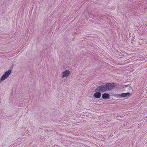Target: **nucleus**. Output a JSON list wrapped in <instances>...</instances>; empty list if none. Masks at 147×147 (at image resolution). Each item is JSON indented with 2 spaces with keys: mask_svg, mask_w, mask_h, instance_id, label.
Returning a JSON list of instances; mask_svg holds the SVG:
<instances>
[{
  "mask_svg": "<svg viewBox=\"0 0 147 147\" xmlns=\"http://www.w3.org/2000/svg\"><path fill=\"white\" fill-rule=\"evenodd\" d=\"M115 86V84L109 83L105 85L98 86L95 89V91H99L101 92H103L107 90H111Z\"/></svg>",
  "mask_w": 147,
  "mask_h": 147,
  "instance_id": "nucleus-1",
  "label": "nucleus"
},
{
  "mask_svg": "<svg viewBox=\"0 0 147 147\" xmlns=\"http://www.w3.org/2000/svg\"><path fill=\"white\" fill-rule=\"evenodd\" d=\"M11 69L9 70L8 71H7L5 74L1 77V80L3 81L6 79L10 74L11 73Z\"/></svg>",
  "mask_w": 147,
  "mask_h": 147,
  "instance_id": "nucleus-2",
  "label": "nucleus"
},
{
  "mask_svg": "<svg viewBox=\"0 0 147 147\" xmlns=\"http://www.w3.org/2000/svg\"><path fill=\"white\" fill-rule=\"evenodd\" d=\"M130 95V94L129 93H122L121 94L118 95V96L120 97H126L127 96H129Z\"/></svg>",
  "mask_w": 147,
  "mask_h": 147,
  "instance_id": "nucleus-3",
  "label": "nucleus"
},
{
  "mask_svg": "<svg viewBox=\"0 0 147 147\" xmlns=\"http://www.w3.org/2000/svg\"><path fill=\"white\" fill-rule=\"evenodd\" d=\"M70 74V72L69 70H66L64 71L62 73L63 78L68 76Z\"/></svg>",
  "mask_w": 147,
  "mask_h": 147,
  "instance_id": "nucleus-4",
  "label": "nucleus"
},
{
  "mask_svg": "<svg viewBox=\"0 0 147 147\" xmlns=\"http://www.w3.org/2000/svg\"><path fill=\"white\" fill-rule=\"evenodd\" d=\"M93 96L94 97L97 98H98L100 97L101 96V94L100 92H96L94 94Z\"/></svg>",
  "mask_w": 147,
  "mask_h": 147,
  "instance_id": "nucleus-5",
  "label": "nucleus"
},
{
  "mask_svg": "<svg viewBox=\"0 0 147 147\" xmlns=\"http://www.w3.org/2000/svg\"><path fill=\"white\" fill-rule=\"evenodd\" d=\"M102 96L104 99L108 98L110 96L109 94L107 93H104L102 94Z\"/></svg>",
  "mask_w": 147,
  "mask_h": 147,
  "instance_id": "nucleus-6",
  "label": "nucleus"
},
{
  "mask_svg": "<svg viewBox=\"0 0 147 147\" xmlns=\"http://www.w3.org/2000/svg\"><path fill=\"white\" fill-rule=\"evenodd\" d=\"M19 106H22V107L24 106L23 105V104H21Z\"/></svg>",
  "mask_w": 147,
  "mask_h": 147,
  "instance_id": "nucleus-7",
  "label": "nucleus"
},
{
  "mask_svg": "<svg viewBox=\"0 0 147 147\" xmlns=\"http://www.w3.org/2000/svg\"><path fill=\"white\" fill-rule=\"evenodd\" d=\"M1 83V82L0 81V83Z\"/></svg>",
  "mask_w": 147,
  "mask_h": 147,
  "instance_id": "nucleus-8",
  "label": "nucleus"
}]
</instances>
